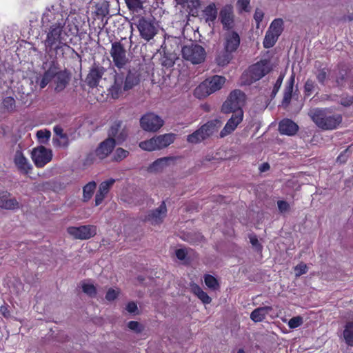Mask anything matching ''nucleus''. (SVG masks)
<instances>
[{
	"mask_svg": "<svg viewBox=\"0 0 353 353\" xmlns=\"http://www.w3.org/2000/svg\"><path fill=\"white\" fill-rule=\"evenodd\" d=\"M308 115L319 128L323 130L336 129L342 123L343 117L327 108H314Z\"/></svg>",
	"mask_w": 353,
	"mask_h": 353,
	"instance_id": "nucleus-1",
	"label": "nucleus"
},
{
	"mask_svg": "<svg viewBox=\"0 0 353 353\" xmlns=\"http://www.w3.org/2000/svg\"><path fill=\"white\" fill-rule=\"evenodd\" d=\"M241 39L239 34L235 31H228L223 37V49L216 57V63L219 66L227 65L234 57L240 46Z\"/></svg>",
	"mask_w": 353,
	"mask_h": 353,
	"instance_id": "nucleus-2",
	"label": "nucleus"
},
{
	"mask_svg": "<svg viewBox=\"0 0 353 353\" xmlns=\"http://www.w3.org/2000/svg\"><path fill=\"white\" fill-rule=\"evenodd\" d=\"M65 23H54L50 26L49 32L47 34L46 39L44 41L46 52L50 54L54 51L55 54L60 52L63 55V47L65 43V35L66 34L63 28Z\"/></svg>",
	"mask_w": 353,
	"mask_h": 353,
	"instance_id": "nucleus-3",
	"label": "nucleus"
},
{
	"mask_svg": "<svg viewBox=\"0 0 353 353\" xmlns=\"http://www.w3.org/2000/svg\"><path fill=\"white\" fill-rule=\"evenodd\" d=\"M225 82V78L224 77L214 75L201 82L194 90V95L198 99L205 98L219 90Z\"/></svg>",
	"mask_w": 353,
	"mask_h": 353,
	"instance_id": "nucleus-4",
	"label": "nucleus"
},
{
	"mask_svg": "<svg viewBox=\"0 0 353 353\" xmlns=\"http://www.w3.org/2000/svg\"><path fill=\"white\" fill-rule=\"evenodd\" d=\"M271 70L267 60H261L250 65L248 71L244 73L242 78L245 84L250 85L268 74Z\"/></svg>",
	"mask_w": 353,
	"mask_h": 353,
	"instance_id": "nucleus-5",
	"label": "nucleus"
},
{
	"mask_svg": "<svg viewBox=\"0 0 353 353\" xmlns=\"http://www.w3.org/2000/svg\"><path fill=\"white\" fill-rule=\"evenodd\" d=\"M221 126L218 119L211 120L203 125L197 130L188 136L187 141L191 143H197L212 136Z\"/></svg>",
	"mask_w": 353,
	"mask_h": 353,
	"instance_id": "nucleus-6",
	"label": "nucleus"
},
{
	"mask_svg": "<svg viewBox=\"0 0 353 353\" xmlns=\"http://www.w3.org/2000/svg\"><path fill=\"white\" fill-rule=\"evenodd\" d=\"M182 57L192 64H200L205 60L206 52L204 48L196 43L185 45L181 49Z\"/></svg>",
	"mask_w": 353,
	"mask_h": 353,
	"instance_id": "nucleus-7",
	"label": "nucleus"
},
{
	"mask_svg": "<svg viewBox=\"0 0 353 353\" xmlns=\"http://www.w3.org/2000/svg\"><path fill=\"white\" fill-rule=\"evenodd\" d=\"M245 99L246 96L243 92L234 90L230 92L227 100L222 105L221 111L223 113H230L243 110L242 107L244 105Z\"/></svg>",
	"mask_w": 353,
	"mask_h": 353,
	"instance_id": "nucleus-8",
	"label": "nucleus"
},
{
	"mask_svg": "<svg viewBox=\"0 0 353 353\" xmlns=\"http://www.w3.org/2000/svg\"><path fill=\"white\" fill-rule=\"evenodd\" d=\"M143 70V65L141 63L129 68L125 79H123L125 91H128L139 84Z\"/></svg>",
	"mask_w": 353,
	"mask_h": 353,
	"instance_id": "nucleus-9",
	"label": "nucleus"
},
{
	"mask_svg": "<svg viewBox=\"0 0 353 353\" xmlns=\"http://www.w3.org/2000/svg\"><path fill=\"white\" fill-rule=\"evenodd\" d=\"M108 134V138L115 139V143L120 144L126 140L128 136V130L123 121L116 120L111 124Z\"/></svg>",
	"mask_w": 353,
	"mask_h": 353,
	"instance_id": "nucleus-10",
	"label": "nucleus"
},
{
	"mask_svg": "<svg viewBox=\"0 0 353 353\" xmlns=\"http://www.w3.org/2000/svg\"><path fill=\"white\" fill-rule=\"evenodd\" d=\"M67 232L76 239L87 240L97 234V226L93 225L70 226L68 228Z\"/></svg>",
	"mask_w": 353,
	"mask_h": 353,
	"instance_id": "nucleus-11",
	"label": "nucleus"
},
{
	"mask_svg": "<svg viewBox=\"0 0 353 353\" xmlns=\"http://www.w3.org/2000/svg\"><path fill=\"white\" fill-rule=\"evenodd\" d=\"M94 4L91 12V19L93 21H101L105 22L108 20L110 16L109 7L110 2L107 0H94Z\"/></svg>",
	"mask_w": 353,
	"mask_h": 353,
	"instance_id": "nucleus-12",
	"label": "nucleus"
},
{
	"mask_svg": "<svg viewBox=\"0 0 353 353\" xmlns=\"http://www.w3.org/2000/svg\"><path fill=\"white\" fill-rule=\"evenodd\" d=\"M31 157L37 168H43L52 160V152L51 150L41 145L33 149Z\"/></svg>",
	"mask_w": 353,
	"mask_h": 353,
	"instance_id": "nucleus-13",
	"label": "nucleus"
},
{
	"mask_svg": "<svg viewBox=\"0 0 353 353\" xmlns=\"http://www.w3.org/2000/svg\"><path fill=\"white\" fill-rule=\"evenodd\" d=\"M110 55L114 65L119 68H123L128 61L126 57V50L123 46L119 41L112 43Z\"/></svg>",
	"mask_w": 353,
	"mask_h": 353,
	"instance_id": "nucleus-14",
	"label": "nucleus"
},
{
	"mask_svg": "<svg viewBox=\"0 0 353 353\" xmlns=\"http://www.w3.org/2000/svg\"><path fill=\"white\" fill-rule=\"evenodd\" d=\"M140 125L145 131L156 132L163 126V121L154 113H147L141 118Z\"/></svg>",
	"mask_w": 353,
	"mask_h": 353,
	"instance_id": "nucleus-15",
	"label": "nucleus"
},
{
	"mask_svg": "<svg viewBox=\"0 0 353 353\" xmlns=\"http://www.w3.org/2000/svg\"><path fill=\"white\" fill-rule=\"evenodd\" d=\"M283 24L270 23L263 42L265 48H270L274 46L283 30Z\"/></svg>",
	"mask_w": 353,
	"mask_h": 353,
	"instance_id": "nucleus-16",
	"label": "nucleus"
},
{
	"mask_svg": "<svg viewBox=\"0 0 353 353\" xmlns=\"http://www.w3.org/2000/svg\"><path fill=\"white\" fill-rule=\"evenodd\" d=\"M63 8L60 4H53L45 10L41 22H60L63 20Z\"/></svg>",
	"mask_w": 353,
	"mask_h": 353,
	"instance_id": "nucleus-17",
	"label": "nucleus"
},
{
	"mask_svg": "<svg viewBox=\"0 0 353 353\" xmlns=\"http://www.w3.org/2000/svg\"><path fill=\"white\" fill-rule=\"evenodd\" d=\"M167 214V208L165 201H162L160 205L155 210H150L145 216V221L149 222L153 225L161 224Z\"/></svg>",
	"mask_w": 353,
	"mask_h": 353,
	"instance_id": "nucleus-18",
	"label": "nucleus"
},
{
	"mask_svg": "<svg viewBox=\"0 0 353 353\" xmlns=\"http://www.w3.org/2000/svg\"><path fill=\"white\" fill-rule=\"evenodd\" d=\"M232 115L231 118L228 121L225 127L220 132L221 137H223L231 132H232L238 126V125L242 121L243 118V111L239 110L236 112H232Z\"/></svg>",
	"mask_w": 353,
	"mask_h": 353,
	"instance_id": "nucleus-19",
	"label": "nucleus"
},
{
	"mask_svg": "<svg viewBox=\"0 0 353 353\" xmlns=\"http://www.w3.org/2000/svg\"><path fill=\"white\" fill-rule=\"evenodd\" d=\"M105 72V69L103 66L94 65L86 77L87 85L90 88L97 87Z\"/></svg>",
	"mask_w": 353,
	"mask_h": 353,
	"instance_id": "nucleus-20",
	"label": "nucleus"
},
{
	"mask_svg": "<svg viewBox=\"0 0 353 353\" xmlns=\"http://www.w3.org/2000/svg\"><path fill=\"white\" fill-rule=\"evenodd\" d=\"M115 145V139L107 138L95 150L96 156L100 159H104L112 152Z\"/></svg>",
	"mask_w": 353,
	"mask_h": 353,
	"instance_id": "nucleus-21",
	"label": "nucleus"
},
{
	"mask_svg": "<svg viewBox=\"0 0 353 353\" xmlns=\"http://www.w3.org/2000/svg\"><path fill=\"white\" fill-rule=\"evenodd\" d=\"M155 24L156 23H130L132 28V26L135 25L141 37L148 41L152 39L157 32V28Z\"/></svg>",
	"mask_w": 353,
	"mask_h": 353,
	"instance_id": "nucleus-22",
	"label": "nucleus"
},
{
	"mask_svg": "<svg viewBox=\"0 0 353 353\" xmlns=\"http://www.w3.org/2000/svg\"><path fill=\"white\" fill-rule=\"evenodd\" d=\"M14 163L17 169L23 174H28L32 169V166L28 163L21 150L16 151Z\"/></svg>",
	"mask_w": 353,
	"mask_h": 353,
	"instance_id": "nucleus-23",
	"label": "nucleus"
},
{
	"mask_svg": "<svg viewBox=\"0 0 353 353\" xmlns=\"http://www.w3.org/2000/svg\"><path fill=\"white\" fill-rule=\"evenodd\" d=\"M299 128V125L290 119H283L279 123V131L281 134L294 136Z\"/></svg>",
	"mask_w": 353,
	"mask_h": 353,
	"instance_id": "nucleus-24",
	"label": "nucleus"
},
{
	"mask_svg": "<svg viewBox=\"0 0 353 353\" xmlns=\"http://www.w3.org/2000/svg\"><path fill=\"white\" fill-rule=\"evenodd\" d=\"M115 183L114 179H110L101 183L99 187V190L95 195V205H99L105 199L107 194L109 192L110 189Z\"/></svg>",
	"mask_w": 353,
	"mask_h": 353,
	"instance_id": "nucleus-25",
	"label": "nucleus"
},
{
	"mask_svg": "<svg viewBox=\"0 0 353 353\" xmlns=\"http://www.w3.org/2000/svg\"><path fill=\"white\" fill-rule=\"evenodd\" d=\"M55 88L57 92L63 91L70 80V74L66 70H60L58 75L54 78Z\"/></svg>",
	"mask_w": 353,
	"mask_h": 353,
	"instance_id": "nucleus-26",
	"label": "nucleus"
},
{
	"mask_svg": "<svg viewBox=\"0 0 353 353\" xmlns=\"http://www.w3.org/2000/svg\"><path fill=\"white\" fill-rule=\"evenodd\" d=\"M123 76L122 74L116 73L114 81L110 89V94L113 99H118L122 94L123 90Z\"/></svg>",
	"mask_w": 353,
	"mask_h": 353,
	"instance_id": "nucleus-27",
	"label": "nucleus"
},
{
	"mask_svg": "<svg viewBox=\"0 0 353 353\" xmlns=\"http://www.w3.org/2000/svg\"><path fill=\"white\" fill-rule=\"evenodd\" d=\"M294 84V74H292L290 79L288 81L283 92V97L281 101V105L284 109L288 108L290 104L293 88Z\"/></svg>",
	"mask_w": 353,
	"mask_h": 353,
	"instance_id": "nucleus-28",
	"label": "nucleus"
},
{
	"mask_svg": "<svg viewBox=\"0 0 353 353\" xmlns=\"http://www.w3.org/2000/svg\"><path fill=\"white\" fill-rule=\"evenodd\" d=\"M0 208L16 210L20 208V205L15 198H10V194L6 192L0 194Z\"/></svg>",
	"mask_w": 353,
	"mask_h": 353,
	"instance_id": "nucleus-29",
	"label": "nucleus"
},
{
	"mask_svg": "<svg viewBox=\"0 0 353 353\" xmlns=\"http://www.w3.org/2000/svg\"><path fill=\"white\" fill-rule=\"evenodd\" d=\"M273 310L272 306H263L254 309L250 314V319L255 323L262 322L266 316Z\"/></svg>",
	"mask_w": 353,
	"mask_h": 353,
	"instance_id": "nucleus-30",
	"label": "nucleus"
},
{
	"mask_svg": "<svg viewBox=\"0 0 353 353\" xmlns=\"http://www.w3.org/2000/svg\"><path fill=\"white\" fill-rule=\"evenodd\" d=\"M176 159V157H165L157 159L149 167L150 172H157Z\"/></svg>",
	"mask_w": 353,
	"mask_h": 353,
	"instance_id": "nucleus-31",
	"label": "nucleus"
},
{
	"mask_svg": "<svg viewBox=\"0 0 353 353\" xmlns=\"http://www.w3.org/2000/svg\"><path fill=\"white\" fill-rule=\"evenodd\" d=\"M158 150L164 148L172 144L175 139L174 134H165L154 137Z\"/></svg>",
	"mask_w": 353,
	"mask_h": 353,
	"instance_id": "nucleus-32",
	"label": "nucleus"
},
{
	"mask_svg": "<svg viewBox=\"0 0 353 353\" xmlns=\"http://www.w3.org/2000/svg\"><path fill=\"white\" fill-rule=\"evenodd\" d=\"M191 292L203 303L209 304L212 301V299L209 295L203 290V289L196 283L191 285Z\"/></svg>",
	"mask_w": 353,
	"mask_h": 353,
	"instance_id": "nucleus-33",
	"label": "nucleus"
},
{
	"mask_svg": "<svg viewBox=\"0 0 353 353\" xmlns=\"http://www.w3.org/2000/svg\"><path fill=\"white\" fill-rule=\"evenodd\" d=\"M314 67L316 69L314 74L318 82L321 85H324L327 78L329 70L327 68H322V63L319 61L315 62Z\"/></svg>",
	"mask_w": 353,
	"mask_h": 353,
	"instance_id": "nucleus-34",
	"label": "nucleus"
},
{
	"mask_svg": "<svg viewBox=\"0 0 353 353\" xmlns=\"http://www.w3.org/2000/svg\"><path fill=\"white\" fill-rule=\"evenodd\" d=\"M203 19L205 22H213L217 16V9L214 3H211L203 10Z\"/></svg>",
	"mask_w": 353,
	"mask_h": 353,
	"instance_id": "nucleus-35",
	"label": "nucleus"
},
{
	"mask_svg": "<svg viewBox=\"0 0 353 353\" xmlns=\"http://www.w3.org/2000/svg\"><path fill=\"white\" fill-rule=\"evenodd\" d=\"M343 336L348 346H353V321H348L345 323Z\"/></svg>",
	"mask_w": 353,
	"mask_h": 353,
	"instance_id": "nucleus-36",
	"label": "nucleus"
},
{
	"mask_svg": "<svg viewBox=\"0 0 353 353\" xmlns=\"http://www.w3.org/2000/svg\"><path fill=\"white\" fill-rule=\"evenodd\" d=\"M221 22H232L234 20L233 7L232 5H225L220 11Z\"/></svg>",
	"mask_w": 353,
	"mask_h": 353,
	"instance_id": "nucleus-37",
	"label": "nucleus"
},
{
	"mask_svg": "<svg viewBox=\"0 0 353 353\" xmlns=\"http://www.w3.org/2000/svg\"><path fill=\"white\" fill-rule=\"evenodd\" d=\"M97 184L94 181H91L87 183L83 188V197L84 201H89L94 192Z\"/></svg>",
	"mask_w": 353,
	"mask_h": 353,
	"instance_id": "nucleus-38",
	"label": "nucleus"
},
{
	"mask_svg": "<svg viewBox=\"0 0 353 353\" xmlns=\"http://www.w3.org/2000/svg\"><path fill=\"white\" fill-rule=\"evenodd\" d=\"M204 282L206 286L212 290H217L220 288L218 280L211 274H206L204 275Z\"/></svg>",
	"mask_w": 353,
	"mask_h": 353,
	"instance_id": "nucleus-39",
	"label": "nucleus"
},
{
	"mask_svg": "<svg viewBox=\"0 0 353 353\" xmlns=\"http://www.w3.org/2000/svg\"><path fill=\"white\" fill-rule=\"evenodd\" d=\"M139 145L142 150L146 151H154L158 150L154 137L148 140L141 141Z\"/></svg>",
	"mask_w": 353,
	"mask_h": 353,
	"instance_id": "nucleus-40",
	"label": "nucleus"
},
{
	"mask_svg": "<svg viewBox=\"0 0 353 353\" xmlns=\"http://www.w3.org/2000/svg\"><path fill=\"white\" fill-rule=\"evenodd\" d=\"M349 70L345 67H342L339 70L338 76L336 77V82L338 86L343 87L345 85Z\"/></svg>",
	"mask_w": 353,
	"mask_h": 353,
	"instance_id": "nucleus-41",
	"label": "nucleus"
},
{
	"mask_svg": "<svg viewBox=\"0 0 353 353\" xmlns=\"http://www.w3.org/2000/svg\"><path fill=\"white\" fill-rule=\"evenodd\" d=\"M316 84L311 79H308L304 85V95L305 97H308L312 95L314 92Z\"/></svg>",
	"mask_w": 353,
	"mask_h": 353,
	"instance_id": "nucleus-42",
	"label": "nucleus"
},
{
	"mask_svg": "<svg viewBox=\"0 0 353 353\" xmlns=\"http://www.w3.org/2000/svg\"><path fill=\"white\" fill-rule=\"evenodd\" d=\"M128 155L129 152L128 150H124L122 148H118L114 153L112 159L114 161L119 162L126 158Z\"/></svg>",
	"mask_w": 353,
	"mask_h": 353,
	"instance_id": "nucleus-43",
	"label": "nucleus"
},
{
	"mask_svg": "<svg viewBox=\"0 0 353 353\" xmlns=\"http://www.w3.org/2000/svg\"><path fill=\"white\" fill-rule=\"evenodd\" d=\"M59 64L57 61H52L50 63V66L47 70L45 71L49 76L55 78L58 73H59Z\"/></svg>",
	"mask_w": 353,
	"mask_h": 353,
	"instance_id": "nucleus-44",
	"label": "nucleus"
},
{
	"mask_svg": "<svg viewBox=\"0 0 353 353\" xmlns=\"http://www.w3.org/2000/svg\"><path fill=\"white\" fill-rule=\"evenodd\" d=\"M250 0H238L236 2V8L239 13L243 12H248L250 11Z\"/></svg>",
	"mask_w": 353,
	"mask_h": 353,
	"instance_id": "nucleus-45",
	"label": "nucleus"
},
{
	"mask_svg": "<svg viewBox=\"0 0 353 353\" xmlns=\"http://www.w3.org/2000/svg\"><path fill=\"white\" fill-rule=\"evenodd\" d=\"M125 1L131 10L138 11L142 9L143 1L141 0H125Z\"/></svg>",
	"mask_w": 353,
	"mask_h": 353,
	"instance_id": "nucleus-46",
	"label": "nucleus"
},
{
	"mask_svg": "<svg viewBox=\"0 0 353 353\" xmlns=\"http://www.w3.org/2000/svg\"><path fill=\"white\" fill-rule=\"evenodd\" d=\"M284 77H285V74L283 73H281L279 74L278 79H276V81L274 85L273 89L272 90L271 94H270V97L272 99L274 98L275 96L276 95V94L278 93V92L282 85Z\"/></svg>",
	"mask_w": 353,
	"mask_h": 353,
	"instance_id": "nucleus-47",
	"label": "nucleus"
},
{
	"mask_svg": "<svg viewBox=\"0 0 353 353\" xmlns=\"http://www.w3.org/2000/svg\"><path fill=\"white\" fill-rule=\"evenodd\" d=\"M52 142L54 146L67 148L69 145L68 137L66 134V138L53 137Z\"/></svg>",
	"mask_w": 353,
	"mask_h": 353,
	"instance_id": "nucleus-48",
	"label": "nucleus"
},
{
	"mask_svg": "<svg viewBox=\"0 0 353 353\" xmlns=\"http://www.w3.org/2000/svg\"><path fill=\"white\" fill-rule=\"evenodd\" d=\"M128 327L130 330L134 331L137 334L141 333L144 330L143 325L135 321L128 322Z\"/></svg>",
	"mask_w": 353,
	"mask_h": 353,
	"instance_id": "nucleus-49",
	"label": "nucleus"
},
{
	"mask_svg": "<svg viewBox=\"0 0 353 353\" xmlns=\"http://www.w3.org/2000/svg\"><path fill=\"white\" fill-rule=\"evenodd\" d=\"M3 105L8 111H12L15 108V100L13 97H7L3 99Z\"/></svg>",
	"mask_w": 353,
	"mask_h": 353,
	"instance_id": "nucleus-50",
	"label": "nucleus"
},
{
	"mask_svg": "<svg viewBox=\"0 0 353 353\" xmlns=\"http://www.w3.org/2000/svg\"><path fill=\"white\" fill-rule=\"evenodd\" d=\"M82 289L83 292L90 297H94L97 294V289L93 284H83Z\"/></svg>",
	"mask_w": 353,
	"mask_h": 353,
	"instance_id": "nucleus-51",
	"label": "nucleus"
},
{
	"mask_svg": "<svg viewBox=\"0 0 353 353\" xmlns=\"http://www.w3.org/2000/svg\"><path fill=\"white\" fill-rule=\"evenodd\" d=\"M303 323V318L300 316L292 317L288 321V326L291 329H295Z\"/></svg>",
	"mask_w": 353,
	"mask_h": 353,
	"instance_id": "nucleus-52",
	"label": "nucleus"
},
{
	"mask_svg": "<svg viewBox=\"0 0 353 353\" xmlns=\"http://www.w3.org/2000/svg\"><path fill=\"white\" fill-rule=\"evenodd\" d=\"M51 132L50 130H38L37 132V137L40 140V141L44 143L46 141H48L49 139L50 138Z\"/></svg>",
	"mask_w": 353,
	"mask_h": 353,
	"instance_id": "nucleus-53",
	"label": "nucleus"
},
{
	"mask_svg": "<svg viewBox=\"0 0 353 353\" xmlns=\"http://www.w3.org/2000/svg\"><path fill=\"white\" fill-rule=\"evenodd\" d=\"M119 293L120 291L119 290H116L113 288H110L106 292L105 299L109 301H112L118 297Z\"/></svg>",
	"mask_w": 353,
	"mask_h": 353,
	"instance_id": "nucleus-54",
	"label": "nucleus"
},
{
	"mask_svg": "<svg viewBox=\"0 0 353 353\" xmlns=\"http://www.w3.org/2000/svg\"><path fill=\"white\" fill-rule=\"evenodd\" d=\"M277 206H278L279 211L281 213L286 212L290 210V205L285 201H283V200L278 201Z\"/></svg>",
	"mask_w": 353,
	"mask_h": 353,
	"instance_id": "nucleus-55",
	"label": "nucleus"
},
{
	"mask_svg": "<svg viewBox=\"0 0 353 353\" xmlns=\"http://www.w3.org/2000/svg\"><path fill=\"white\" fill-rule=\"evenodd\" d=\"M349 148L344 150L336 158V162L339 163H345L348 159V154H347Z\"/></svg>",
	"mask_w": 353,
	"mask_h": 353,
	"instance_id": "nucleus-56",
	"label": "nucleus"
},
{
	"mask_svg": "<svg viewBox=\"0 0 353 353\" xmlns=\"http://www.w3.org/2000/svg\"><path fill=\"white\" fill-rule=\"evenodd\" d=\"M250 241L251 244L256 248V250L259 252H261L263 249V246L259 242L256 236L252 235L250 236Z\"/></svg>",
	"mask_w": 353,
	"mask_h": 353,
	"instance_id": "nucleus-57",
	"label": "nucleus"
},
{
	"mask_svg": "<svg viewBox=\"0 0 353 353\" xmlns=\"http://www.w3.org/2000/svg\"><path fill=\"white\" fill-rule=\"evenodd\" d=\"M161 64L162 65L168 68H171L174 65V61L173 60V59L170 58L166 55H164L161 59Z\"/></svg>",
	"mask_w": 353,
	"mask_h": 353,
	"instance_id": "nucleus-58",
	"label": "nucleus"
},
{
	"mask_svg": "<svg viewBox=\"0 0 353 353\" xmlns=\"http://www.w3.org/2000/svg\"><path fill=\"white\" fill-rule=\"evenodd\" d=\"M295 271L297 276H301L307 272V267L305 263H300L295 267Z\"/></svg>",
	"mask_w": 353,
	"mask_h": 353,
	"instance_id": "nucleus-59",
	"label": "nucleus"
},
{
	"mask_svg": "<svg viewBox=\"0 0 353 353\" xmlns=\"http://www.w3.org/2000/svg\"><path fill=\"white\" fill-rule=\"evenodd\" d=\"M53 130L56 137L59 138H66V134L63 132V130L61 126L55 125Z\"/></svg>",
	"mask_w": 353,
	"mask_h": 353,
	"instance_id": "nucleus-60",
	"label": "nucleus"
},
{
	"mask_svg": "<svg viewBox=\"0 0 353 353\" xmlns=\"http://www.w3.org/2000/svg\"><path fill=\"white\" fill-rule=\"evenodd\" d=\"M353 103V97H344L341 99V104L345 107H348Z\"/></svg>",
	"mask_w": 353,
	"mask_h": 353,
	"instance_id": "nucleus-61",
	"label": "nucleus"
},
{
	"mask_svg": "<svg viewBox=\"0 0 353 353\" xmlns=\"http://www.w3.org/2000/svg\"><path fill=\"white\" fill-rule=\"evenodd\" d=\"M264 12L261 8H256L254 14L256 22H261L263 20Z\"/></svg>",
	"mask_w": 353,
	"mask_h": 353,
	"instance_id": "nucleus-62",
	"label": "nucleus"
},
{
	"mask_svg": "<svg viewBox=\"0 0 353 353\" xmlns=\"http://www.w3.org/2000/svg\"><path fill=\"white\" fill-rule=\"evenodd\" d=\"M176 256L179 260H184L187 256V252L185 249H177L175 252Z\"/></svg>",
	"mask_w": 353,
	"mask_h": 353,
	"instance_id": "nucleus-63",
	"label": "nucleus"
},
{
	"mask_svg": "<svg viewBox=\"0 0 353 353\" xmlns=\"http://www.w3.org/2000/svg\"><path fill=\"white\" fill-rule=\"evenodd\" d=\"M125 309L130 313H134L137 310L138 307L135 302L130 301L127 304Z\"/></svg>",
	"mask_w": 353,
	"mask_h": 353,
	"instance_id": "nucleus-64",
	"label": "nucleus"
}]
</instances>
